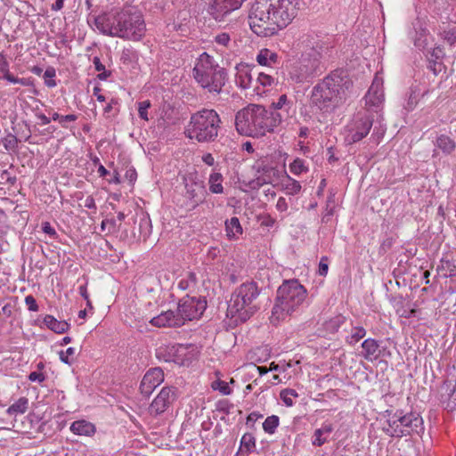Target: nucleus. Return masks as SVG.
<instances>
[{
	"label": "nucleus",
	"instance_id": "15",
	"mask_svg": "<svg viewBox=\"0 0 456 456\" xmlns=\"http://www.w3.org/2000/svg\"><path fill=\"white\" fill-rule=\"evenodd\" d=\"M366 109L363 111L376 113L379 117V111L384 102L383 80L375 76L371 86H370L364 97Z\"/></svg>",
	"mask_w": 456,
	"mask_h": 456
},
{
	"label": "nucleus",
	"instance_id": "27",
	"mask_svg": "<svg viewBox=\"0 0 456 456\" xmlns=\"http://www.w3.org/2000/svg\"><path fill=\"white\" fill-rule=\"evenodd\" d=\"M44 323L48 329L58 334L66 332L69 327L67 322L58 321L53 315H45Z\"/></svg>",
	"mask_w": 456,
	"mask_h": 456
},
{
	"label": "nucleus",
	"instance_id": "23",
	"mask_svg": "<svg viewBox=\"0 0 456 456\" xmlns=\"http://www.w3.org/2000/svg\"><path fill=\"white\" fill-rule=\"evenodd\" d=\"M70 431L77 436H92L95 432V427L86 420L74 421L69 428Z\"/></svg>",
	"mask_w": 456,
	"mask_h": 456
},
{
	"label": "nucleus",
	"instance_id": "31",
	"mask_svg": "<svg viewBox=\"0 0 456 456\" xmlns=\"http://www.w3.org/2000/svg\"><path fill=\"white\" fill-rule=\"evenodd\" d=\"M224 177L221 173L213 171L208 178L209 191L214 194H221L224 192L223 187Z\"/></svg>",
	"mask_w": 456,
	"mask_h": 456
},
{
	"label": "nucleus",
	"instance_id": "13",
	"mask_svg": "<svg viewBox=\"0 0 456 456\" xmlns=\"http://www.w3.org/2000/svg\"><path fill=\"white\" fill-rule=\"evenodd\" d=\"M157 356L165 362H172L182 366L191 363L196 357V352L191 345H168L159 347Z\"/></svg>",
	"mask_w": 456,
	"mask_h": 456
},
{
	"label": "nucleus",
	"instance_id": "53",
	"mask_svg": "<svg viewBox=\"0 0 456 456\" xmlns=\"http://www.w3.org/2000/svg\"><path fill=\"white\" fill-rule=\"evenodd\" d=\"M140 230L141 232L143 231V237L144 240L149 237L151 230V222L149 219H142L140 222Z\"/></svg>",
	"mask_w": 456,
	"mask_h": 456
},
{
	"label": "nucleus",
	"instance_id": "51",
	"mask_svg": "<svg viewBox=\"0 0 456 456\" xmlns=\"http://www.w3.org/2000/svg\"><path fill=\"white\" fill-rule=\"evenodd\" d=\"M230 41L231 37L228 33H221L215 37V42L222 46H228Z\"/></svg>",
	"mask_w": 456,
	"mask_h": 456
},
{
	"label": "nucleus",
	"instance_id": "42",
	"mask_svg": "<svg viewBox=\"0 0 456 456\" xmlns=\"http://www.w3.org/2000/svg\"><path fill=\"white\" fill-rule=\"evenodd\" d=\"M289 170L290 172L295 175H298L302 173H305L307 171V167L305 165V161L299 158H297L294 159V161L289 165Z\"/></svg>",
	"mask_w": 456,
	"mask_h": 456
},
{
	"label": "nucleus",
	"instance_id": "22",
	"mask_svg": "<svg viewBox=\"0 0 456 456\" xmlns=\"http://www.w3.org/2000/svg\"><path fill=\"white\" fill-rule=\"evenodd\" d=\"M252 71L253 69L248 65L241 64L237 66L236 84L243 89L249 88L253 81Z\"/></svg>",
	"mask_w": 456,
	"mask_h": 456
},
{
	"label": "nucleus",
	"instance_id": "29",
	"mask_svg": "<svg viewBox=\"0 0 456 456\" xmlns=\"http://www.w3.org/2000/svg\"><path fill=\"white\" fill-rule=\"evenodd\" d=\"M436 271L439 275L444 278L456 277V259H441L440 264L437 265Z\"/></svg>",
	"mask_w": 456,
	"mask_h": 456
},
{
	"label": "nucleus",
	"instance_id": "21",
	"mask_svg": "<svg viewBox=\"0 0 456 456\" xmlns=\"http://www.w3.org/2000/svg\"><path fill=\"white\" fill-rule=\"evenodd\" d=\"M334 427L331 423L325 421L321 428H316L312 437V444L316 447L322 446L328 442L330 434L333 432Z\"/></svg>",
	"mask_w": 456,
	"mask_h": 456
},
{
	"label": "nucleus",
	"instance_id": "17",
	"mask_svg": "<svg viewBox=\"0 0 456 456\" xmlns=\"http://www.w3.org/2000/svg\"><path fill=\"white\" fill-rule=\"evenodd\" d=\"M246 0H211L209 13L217 21H223L226 15L238 10Z\"/></svg>",
	"mask_w": 456,
	"mask_h": 456
},
{
	"label": "nucleus",
	"instance_id": "32",
	"mask_svg": "<svg viewBox=\"0 0 456 456\" xmlns=\"http://www.w3.org/2000/svg\"><path fill=\"white\" fill-rule=\"evenodd\" d=\"M28 406V400L26 397L19 398L6 410V414L9 416H16L17 414H23L27 411Z\"/></svg>",
	"mask_w": 456,
	"mask_h": 456
},
{
	"label": "nucleus",
	"instance_id": "61",
	"mask_svg": "<svg viewBox=\"0 0 456 456\" xmlns=\"http://www.w3.org/2000/svg\"><path fill=\"white\" fill-rule=\"evenodd\" d=\"M276 208L280 212H284L288 209V203L285 198L280 197L276 203Z\"/></svg>",
	"mask_w": 456,
	"mask_h": 456
},
{
	"label": "nucleus",
	"instance_id": "26",
	"mask_svg": "<svg viewBox=\"0 0 456 456\" xmlns=\"http://www.w3.org/2000/svg\"><path fill=\"white\" fill-rule=\"evenodd\" d=\"M281 186L282 190L289 195H297L301 191V184L298 181L291 178L288 174L281 180Z\"/></svg>",
	"mask_w": 456,
	"mask_h": 456
},
{
	"label": "nucleus",
	"instance_id": "18",
	"mask_svg": "<svg viewBox=\"0 0 456 456\" xmlns=\"http://www.w3.org/2000/svg\"><path fill=\"white\" fill-rule=\"evenodd\" d=\"M164 381V372L161 368H151L146 371L140 384L141 394L149 397L152 392Z\"/></svg>",
	"mask_w": 456,
	"mask_h": 456
},
{
	"label": "nucleus",
	"instance_id": "62",
	"mask_svg": "<svg viewBox=\"0 0 456 456\" xmlns=\"http://www.w3.org/2000/svg\"><path fill=\"white\" fill-rule=\"evenodd\" d=\"M444 39L450 45H455L456 44V31L455 30H449V31L445 32Z\"/></svg>",
	"mask_w": 456,
	"mask_h": 456
},
{
	"label": "nucleus",
	"instance_id": "20",
	"mask_svg": "<svg viewBox=\"0 0 456 456\" xmlns=\"http://www.w3.org/2000/svg\"><path fill=\"white\" fill-rule=\"evenodd\" d=\"M150 323L153 326L161 327H182L183 324L177 309L164 311L159 315L151 319Z\"/></svg>",
	"mask_w": 456,
	"mask_h": 456
},
{
	"label": "nucleus",
	"instance_id": "50",
	"mask_svg": "<svg viewBox=\"0 0 456 456\" xmlns=\"http://www.w3.org/2000/svg\"><path fill=\"white\" fill-rule=\"evenodd\" d=\"M385 131L386 128H384L381 125H379V126H375L370 138L374 141V142L379 143L385 134Z\"/></svg>",
	"mask_w": 456,
	"mask_h": 456
},
{
	"label": "nucleus",
	"instance_id": "46",
	"mask_svg": "<svg viewBox=\"0 0 456 456\" xmlns=\"http://www.w3.org/2000/svg\"><path fill=\"white\" fill-rule=\"evenodd\" d=\"M151 103L149 100H145V101L138 102V114L142 119H143L145 121L149 120L148 110L151 108Z\"/></svg>",
	"mask_w": 456,
	"mask_h": 456
},
{
	"label": "nucleus",
	"instance_id": "9",
	"mask_svg": "<svg viewBox=\"0 0 456 456\" xmlns=\"http://www.w3.org/2000/svg\"><path fill=\"white\" fill-rule=\"evenodd\" d=\"M221 118L215 110L203 109L193 113L184 134L199 142H214L218 136Z\"/></svg>",
	"mask_w": 456,
	"mask_h": 456
},
{
	"label": "nucleus",
	"instance_id": "16",
	"mask_svg": "<svg viewBox=\"0 0 456 456\" xmlns=\"http://www.w3.org/2000/svg\"><path fill=\"white\" fill-rule=\"evenodd\" d=\"M175 387H164L149 407L151 415L158 416L165 412L175 399Z\"/></svg>",
	"mask_w": 456,
	"mask_h": 456
},
{
	"label": "nucleus",
	"instance_id": "57",
	"mask_svg": "<svg viewBox=\"0 0 456 456\" xmlns=\"http://www.w3.org/2000/svg\"><path fill=\"white\" fill-rule=\"evenodd\" d=\"M28 379L31 382H43L45 379V376L42 372L33 371L28 375Z\"/></svg>",
	"mask_w": 456,
	"mask_h": 456
},
{
	"label": "nucleus",
	"instance_id": "14",
	"mask_svg": "<svg viewBox=\"0 0 456 456\" xmlns=\"http://www.w3.org/2000/svg\"><path fill=\"white\" fill-rule=\"evenodd\" d=\"M207 308V301L202 297L186 295L177 304V311L183 324L199 319Z\"/></svg>",
	"mask_w": 456,
	"mask_h": 456
},
{
	"label": "nucleus",
	"instance_id": "24",
	"mask_svg": "<svg viewBox=\"0 0 456 456\" xmlns=\"http://www.w3.org/2000/svg\"><path fill=\"white\" fill-rule=\"evenodd\" d=\"M256 61L262 66L273 67L279 63V56L275 52L264 48L259 51Z\"/></svg>",
	"mask_w": 456,
	"mask_h": 456
},
{
	"label": "nucleus",
	"instance_id": "38",
	"mask_svg": "<svg viewBox=\"0 0 456 456\" xmlns=\"http://www.w3.org/2000/svg\"><path fill=\"white\" fill-rule=\"evenodd\" d=\"M120 61L125 65L134 67L138 61V53L132 47L124 48L121 53Z\"/></svg>",
	"mask_w": 456,
	"mask_h": 456
},
{
	"label": "nucleus",
	"instance_id": "58",
	"mask_svg": "<svg viewBox=\"0 0 456 456\" xmlns=\"http://www.w3.org/2000/svg\"><path fill=\"white\" fill-rule=\"evenodd\" d=\"M25 303L30 311H37L38 305L36 302V299L32 296H27L25 297Z\"/></svg>",
	"mask_w": 456,
	"mask_h": 456
},
{
	"label": "nucleus",
	"instance_id": "2",
	"mask_svg": "<svg viewBox=\"0 0 456 456\" xmlns=\"http://www.w3.org/2000/svg\"><path fill=\"white\" fill-rule=\"evenodd\" d=\"M352 87L347 71L335 69L313 87L310 104L323 113H331L346 102Z\"/></svg>",
	"mask_w": 456,
	"mask_h": 456
},
{
	"label": "nucleus",
	"instance_id": "47",
	"mask_svg": "<svg viewBox=\"0 0 456 456\" xmlns=\"http://www.w3.org/2000/svg\"><path fill=\"white\" fill-rule=\"evenodd\" d=\"M444 57V48L441 46H436L429 53L428 61H442Z\"/></svg>",
	"mask_w": 456,
	"mask_h": 456
},
{
	"label": "nucleus",
	"instance_id": "19",
	"mask_svg": "<svg viewBox=\"0 0 456 456\" xmlns=\"http://www.w3.org/2000/svg\"><path fill=\"white\" fill-rule=\"evenodd\" d=\"M362 356L368 362H374L380 356H390V351L386 352L385 348L380 349L379 343L374 338H366L361 345Z\"/></svg>",
	"mask_w": 456,
	"mask_h": 456
},
{
	"label": "nucleus",
	"instance_id": "60",
	"mask_svg": "<svg viewBox=\"0 0 456 456\" xmlns=\"http://www.w3.org/2000/svg\"><path fill=\"white\" fill-rule=\"evenodd\" d=\"M84 206H85V208H86L88 209H93L94 213L96 212L97 207H96V204H95V201H94V199L93 198V196H87L86 198V200L84 201Z\"/></svg>",
	"mask_w": 456,
	"mask_h": 456
},
{
	"label": "nucleus",
	"instance_id": "40",
	"mask_svg": "<svg viewBox=\"0 0 456 456\" xmlns=\"http://www.w3.org/2000/svg\"><path fill=\"white\" fill-rule=\"evenodd\" d=\"M76 354L75 347H69L65 351L61 350L59 352L60 360L68 365H71L76 361Z\"/></svg>",
	"mask_w": 456,
	"mask_h": 456
},
{
	"label": "nucleus",
	"instance_id": "4",
	"mask_svg": "<svg viewBox=\"0 0 456 456\" xmlns=\"http://www.w3.org/2000/svg\"><path fill=\"white\" fill-rule=\"evenodd\" d=\"M282 119L280 112L267 110L262 105L249 104L236 113L235 126L239 134L258 138L273 132Z\"/></svg>",
	"mask_w": 456,
	"mask_h": 456
},
{
	"label": "nucleus",
	"instance_id": "12",
	"mask_svg": "<svg viewBox=\"0 0 456 456\" xmlns=\"http://www.w3.org/2000/svg\"><path fill=\"white\" fill-rule=\"evenodd\" d=\"M184 184V206L188 210L195 209L205 201L208 194L205 183L196 173H189L183 178Z\"/></svg>",
	"mask_w": 456,
	"mask_h": 456
},
{
	"label": "nucleus",
	"instance_id": "55",
	"mask_svg": "<svg viewBox=\"0 0 456 456\" xmlns=\"http://www.w3.org/2000/svg\"><path fill=\"white\" fill-rule=\"evenodd\" d=\"M428 69L437 76L444 69V66L442 61H429Z\"/></svg>",
	"mask_w": 456,
	"mask_h": 456
},
{
	"label": "nucleus",
	"instance_id": "7",
	"mask_svg": "<svg viewBox=\"0 0 456 456\" xmlns=\"http://www.w3.org/2000/svg\"><path fill=\"white\" fill-rule=\"evenodd\" d=\"M195 81L210 94H219L223 92L227 80L225 69L218 65L214 57L202 53L195 61L192 69Z\"/></svg>",
	"mask_w": 456,
	"mask_h": 456
},
{
	"label": "nucleus",
	"instance_id": "37",
	"mask_svg": "<svg viewBox=\"0 0 456 456\" xmlns=\"http://www.w3.org/2000/svg\"><path fill=\"white\" fill-rule=\"evenodd\" d=\"M256 448V439L255 436L250 433H246L242 436L240 439V450L241 452L250 453Z\"/></svg>",
	"mask_w": 456,
	"mask_h": 456
},
{
	"label": "nucleus",
	"instance_id": "44",
	"mask_svg": "<svg viewBox=\"0 0 456 456\" xmlns=\"http://www.w3.org/2000/svg\"><path fill=\"white\" fill-rule=\"evenodd\" d=\"M211 387L214 390H218L224 395H231L232 392L228 383L220 379L212 382Z\"/></svg>",
	"mask_w": 456,
	"mask_h": 456
},
{
	"label": "nucleus",
	"instance_id": "48",
	"mask_svg": "<svg viewBox=\"0 0 456 456\" xmlns=\"http://www.w3.org/2000/svg\"><path fill=\"white\" fill-rule=\"evenodd\" d=\"M256 81L263 86H271L274 84L275 78L272 75L259 72L257 74Z\"/></svg>",
	"mask_w": 456,
	"mask_h": 456
},
{
	"label": "nucleus",
	"instance_id": "5",
	"mask_svg": "<svg viewBox=\"0 0 456 456\" xmlns=\"http://www.w3.org/2000/svg\"><path fill=\"white\" fill-rule=\"evenodd\" d=\"M307 290L296 279L287 280L278 288L272 309V322H280L298 314L306 301Z\"/></svg>",
	"mask_w": 456,
	"mask_h": 456
},
{
	"label": "nucleus",
	"instance_id": "36",
	"mask_svg": "<svg viewBox=\"0 0 456 456\" xmlns=\"http://www.w3.org/2000/svg\"><path fill=\"white\" fill-rule=\"evenodd\" d=\"M414 29L415 36L412 37L414 45L419 50H423L428 45V31L422 28H419V30L416 28Z\"/></svg>",
	"mask_w": 456,
	"mask_h": 456
},
{
	"label": "nucleus",
	"instance_id": "49",
	"mask_svg": "<svg viewBox=\"0 0 456 456\" xmlns=\"http://www.w3.org/2000/svg\"><path fill=\"white\" fill-rule=\"evenodd\" d=\"M418 103V94L411 91L409 94V97H408V100H407V102L406 104L404 105V108L410 111V110H412L415 106L417 105Z\"/></svg>",
	"mask_w": 456,
	"mask_h": 456
},
{
	"label": "nucleus",
	"instance_id": "39",
	"mask_svg": "<svg viewBox=\"0 0 456 456\" xmlns=\"http://www.w3.org/2000/svg\"><path fill=\"white\" fill-rule=\"evenodd\" d=\"M280 425V418L277 415H271L263 422V429L266 434L273 435Z\"/></svg>",
	"mask_w": 456,
	"mask_h": 456
},
{
	"label": "nucleus",
	"instance_id": "10",
	"mask_svg": "<svg viewBox=\"0 0 456 456\" xmlns=\"http://www.w3.org/2000/svg\"><path fill=\"white\" fill-rule=\"evenodd\" d=\"M388 416L387 427L383 430L389 436L400 438L412 435L420 436L424 432L423 419L416 412L403 414V411H396Z\"/></svg>",
	"mask_w": 456,
	"mask_h": 456
},
{
	"label": "nucleus",
	"instance_id": "54",
	"mask_svg": "<svg viewBox=\"0 0 456 456\" xmlns=\"http://www.w3.org/2000/svg\"><path fill=\"white\" fill-rule=\"evenodd\" d=\"M328 270H329L328 257L322 256L319 263L318 273L321 276H326L328 273Z\"/></svg>",
	"mask_w": 456,
	"mask_h": 456
},
{
	"label": "nucleus",
	"instance_id": "43",
	"mask_svg": "<svg viewBox=\"0 0 456 456\" xmlns=\"http://www.w3.org/2000/svg\"><path fill=\"white\" fill-rule=\"evenodd\" d=\"M291 105H292V103H291V102H289L288 100V97L286 94H281L276 102H273L272 103V107L275 110H285L286 111H288L290 109Z\"/></svg>",
	"mask_w": 456,
	"mask_h": 456
},
{
	"label": "nucleus",
	"instance_id": "45",
	"mask_svg": "<svg viewBox=\"0 0 456 456\" xmlns=\"http://www.w3.org/2000/svg\"><path fill=\"white\" fill-rule=\"evenodd\" d=\"M18 139L15 135L9 134L3 139V144L6 151H14L18 147Z\"/></svg>",
	"mask_w": 456,
	"mask_h": 456
},
{
	"label": "nucleus",
	"instance_id": "59",
	"mask_svg": "<svg viewBox=\"0 0 456 456\" xmlns=\"http://www.w3.org/2000/svg\"><path fill=\"white\" fill-rule=\"evenodd\" d=\"M42 231L50 235V236H55L56 235V231L54 230V228L51 225V224L49 222H45L42 224Z\"/></svg>",
	"mask_w": 456,
	"mask_h": 456
},
{
	"label": "nucleus",
	"instance_id": "64",
	"mask_svg": "<svg viewBox=\"0 0 456 456\" xmlns=\"http://www.w3.org/2000/svg\"><path fill=\"white\" fill-rule=\"evenodd\" d=\"M262 418H263V415L261 413L253 411L250 414H248V416L247 417V424L255 423L256 421H257L259 419H262Z\"/></svg>",
	"mask_w": 456,
	"mask_h": 456
},
{
	"label": "nucleus",
	"instance_id": "52",
	"mask_svg": "<svg viewBox=\"0 0 456 456\" xmlns=\"http://www.w3.org/2000/svg\"><path fill=\"white\" fill-rule=\"evenodd\" d=\"M4 78L6 79L8 82L12 84H20L22 86H26L27 83L25 82L24 78H19L14 77L12 74H11L7 69L5 70L4 74Z\"/></svg>",
	"mask_w": 456,
	"mask_h": 456
},
{
	"label": "nucleus",
	"instance_id": "6",
	"mask_svg": "<svg viewBox=\"0 0 456 456\" xmlns=\"http://www.w3.org/2000/svg\"><path fill=\"white\" fill-rule=\"evenodd\" d=\"M309 49L305 50L289 72L292 81L301 84L320 75L322 72V60L329 55V45L321 40L308 42Z\"/></svg>",
	"mask_w": 456,
	"mask_h": 456
},
{
	"label": "nucleus",
	"instance_id": "1",
	"mask_svg": "<svg viewBox=\"0 0 456 456\" xmlns=\"http://www.w3.org/2000/svg\"><path fill=\"white\" fill-rule=\"evenodd\" d=\"M299 0H255L248 11V24L257 36L269 37L286 28L297 15Z\"/></svg>",
	"mask_w": 456,
	"mask_h": 456
},
{
	"label": "nucleus",
	"instance_id": "28",
	"mask_svg": "<svg viewBox=\"0 0 456 456\" xmlns=\"http://www.w3.org/2000/svg\"><path fill=\"white\" fill-rule=\"evenodd\" d=\"M225 232L229 239H237L242 234L243 229L238 217L233 216L225 221Z\"/></svg>",
	"mask_w": 456,
	"mask_h": 456
},
{
	"label": "nucleus",
	"instance_id": "33",
	"mask_svg": "<svg viewBox=\"0 0 456 456\" xmlns=\"http://www.w3.org/2000/svg\"><path fill=\"white\" fill-rule=\"evenodd\" d=\"M257 172L258 173L262 172V174L259 175L256 178V183L260 186L265 183H271L273 182V180L271 178V175H275L277 170L274 167H270V166H263V167L258 166Z\"/></svg>",
	"mask_w": 456,
	"mask_h": 456
},
{
	"label": "nucleus",
	"instance_id": "30",
	"mask_svg": "<svg viewBox=\"0 0 456 456\" xmlns=\"http://www.w3.org/2000/svg\"><path fill=\"white\" fill-rule=\"evenodd\" d=\"M198 284V278L195 273L187 272L178 281L177 287L181 290L193 291Z\"/></svg>",
	"mask_w": 456,
	"mask_h": 456
},
{
	"label": "nucleus",
	"instance_id": "63",
	"mask_svg": "<svg viewBox=\"0 0 456 456\" xmlns=\"http://www.w3.org/2000/svg\"><path fill=\"white\" fill-rule=\"evenodd\" d=\"M125 176L130 183H134L137 178V173L134 168L130 167L126 171Z\"/></svg>",
	"mask_w": 456,
	"mask_h": 456
},
{
	"label": "nucleus",
	"instance_id": "8",
	"mask_svg": "<svg viewBox=\"0 0 456 456\" xmlns=\"http://www.w3.org/2000/svg\"><path fill=\"white\" fill-rule=\"evenodd\" d=\"M260 291L255 281H247L240 285L232 294L227 315L240 322L248 320L259 308L256 299Z\"/></svg>",
	"mask_w": 456,
	"mask_h": 456
},
{
	"label": "nucleus",
	"instance_id": "34",
	"mask_svg": "<svg viewBox=\"0 0 456 456\" xmlns=\"http://www.w3.org/2000/svg\"><path fill=\"white\" fill-rule=\"evenodd\" d=\"M345 322H346V317L341 314H338V315L330 318V320L326 321L323 323V327L326 331H328L330 333H335L345 323Z\"/></svg>",
	"mask_w": 456,
	"mask_h": 456
},
{
	"label": "nucleus",
	"instance_id": "11",
	"mask_svg": "<svg viewBox=\"0 0 456 456\" xmlns=\"http://www.w3.org/2000/svg\"><path fill=\"white\" fill-rule=\"evenodd\" d=\"M374 116L369 111H359L345 127V142L354 144L365 138L373 126Z\"/></svg>",
	"mask_w": 456,
	"mask_h": 456
},
{
	"label": "nucleus",
	"instance_id": "35",
	"mask_svg": "<svg viewBox=\"0 0 456 456\" xmlns=\"http://www.w3.org/2000/svg\"><path fill=\"white\" fill-rule=\"evenodd\" d=\"M366 330L362 326L353 327L349 336L346 338V341L350 346H354L366 336Z\"/></svg>",
	"mask_w": 456,
	"mask_h": 456
},
{
	"label": "nucleus",
	"instance_id": "41",
	"mask_svg": "<svg viewBox=\"0 0 456 456\" xmlns=\"http://www.w3.org/2000/svg\"><path fill=\"white\" fill-rule=\"evenodd\" d=\"M280 396L284 404L288 407H290L294 404L293 398L297 397L298 394L294 389L286 388L281 392Z\"/></svg>",
	"mask_w": 456,
	"mask_h": 456
},
{
	"label": "nucleus",
	"instance_id": "3",
	"mask_svg": "<svg viewBox=\"0 0 456 456\" xmlns=\"http://www.w3.org/2000/svg\"><path fill=\"white\" fill-rule=\"evenodd\" d=\"M94 25L103 35L138 41L145 32V23L138 12L122 10L94 18Z\"/></svg>",
	"mask_w": 456,
	"mask_h": 456
},
{
	"label": "nucleus",
	"instance_id": "56",
	"mask_svg": "<svg viewBox=\"0 0 456 456\" xmlns=\"http://www.w3.org/2000/svg\"><path fill=\"white\" fill-rule=\"evenodd\" d=\"M77 119V116L75 114H68L61 117L60 124L63 128H68V122H74Z\"/></svg>",
	"mask_w": 456,
	"mask_h": 456
},
{
	"label": "nucleus",
	"instance_id": "25",
	"mask_svg": "<svg viewBox=\"0 0 456 456\" xmlns=\"http://www.w3.org/2000/svg\"><path fill=\"white\" fill-rule=\"evenodd\" d=\"M435 146L441 150L444 154H451L456 148V142L446 134H440L436 138Z\"/></svg>",
	"mask_w": 456,
	"mask_h": 456
}]
</instances>
